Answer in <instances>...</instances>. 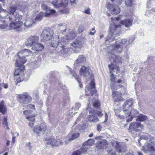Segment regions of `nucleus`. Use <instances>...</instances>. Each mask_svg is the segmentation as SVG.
<instances>
[{
  "instance_id": "obj_1",
  "label": "nucleus",
  "mask_w": 155,
  "mask_h": 155,
  "mask_svg": "<svg viewBox=\"0 0 155 155\" xmlns=\"http://www.w3.org/2000/svg\"><path fill=\"white\" fill-rule=\"evenodd\" d=\"M32 53L31 51L28 49H25L18 52V54L17 55L18 58L17 59L15 62V65L17 66H21L18 69H16L14 72L15 76H18L17 78L18 79L15 81L16 82V84L18 83H19L20 82L25 80L24 76L25 67L23 65L26 61V60L25 58L28 55L27 53Z\"/></svg>"
},
{
  "instance_id": "obj_2",
  "label": "nucleus",
  "mask_w": 155,
  "mask_h": 155,
  "mask_svg": "<svg viewBox=\"0 0 155 155\" xmlns=\"http://www.w3.org/2000/svg\"><path fill=\"white\" fill-rule=\"evenodd\" d=\"M134 40L133 38H130L128 41L125 39L120 40L116 42V45L112 46L113 50L112 51V53H116L119 54L121 53L122 51V48L124 47H126L129 44L132 43Z\"/></svg>"
},
{
  "instance_id": "obj_3",
  "label": "nucleus",
  "mask_w": 155,
  "mask_h": 155,
  "mask_svg": "<svg viewBox=\"0 0 155 155\" xmlns=\"http://www.w3.org/2000/svg\"><path fill=\"white\" fill-rule=\"evenodd\" d=\"M121 28L120 25H116L114 24L112 25L110 27V33L109 34L110 36L108 35L106 38L105 41H108L109 42L113 41L114 38V37L117 36L121 32Z\"/></svg>"
},
{
  "instance_id": "obj_4",
  "label": "nucleus",
  "mask_w": 155,
  "mask_h": 155,
  "mask_svg": "<svg viewBox=\"0 0 155 155\" xmlns=\"http://www.w3.org/2000/svg\"><path fill=\"white\" fill-rule=\"evenodd\" d=\"M52 4L55 8L63 7V9L61 11V12L66 14L69 13V10L66 8L68 4V0H53Z\"/></svg>"
},
{
  "instance_id": "obj_5",
  "label": "nucleus",
  "mask_w": 155,
  "mask_h": 155,
  "mask_svg": "<svg viewBox=\"0 0 155 155\" xmlns=\"http://www.w3.org/2000/svg\"><path fill=\"white\" fill-rule=\"evenodd\" d=\"M109 68L110 70V73L111 74L110 76V80L111 81L110 83L111 88L112 90H114L116 88H114L117 85L116 82L115 81V78L114 74H113V70L115 69L117 70V73H119L120 71L119 67L112 64L108 65Z\"/></svg>"
},
{
  "instance_id": "obj_6",
  "label": "nucleus",
  "mask_w": 155,
  "mask_h": 155,
  "mask_svg": "<svg viewBox=\"0 0 155 155\" xmlns=\"http://www.w3.org/2000/svg\"><path fill=\"white\" fill-rule=\"evenodd\" d=\"M17 97L19 102L21 105L28 104L32 100V97L28 93L26 92L18 95Z\"/></svg>"
},
{
  "instance_id": "obj_7",
  "label": "nucleus",
  "mask_w": 155,
  "mask_h": 155,
  "mask_svg": "<svg viewBox=\"0 0 155 155\" xmlns=\"http://www.w3.org/2000/svg\"><path fill=\"white\" fill-rule=\"evenodd\" d=\"M114 88L116 89L114 91H112V95L113 97L115 98L117 96L118 97H120L122 95L125 94L126 93V89L125 87L122 86L121 85H117Z\"/></svg>"
},
{
  "instance_id": "obj_8",
  "label": "nucleus",
  "mask_w": 155,
  "mask_h": 155,
  "mask_svg": "<svg viewBox=\"0 0 155 155\" xmlns=\"http://www.w3.org/2000/svg\"><path fill=\"white\" fill-rule=\"evenodd\" d=\"M53 34V32L51 29L46 28L43 29L41 36L43 40L49 41L52 39Z\"/></svg>"
},
{
  "instance_id": "obj_9",
  "label": "nucleus",
  "mask_w": 155,
  "mask_h": 155,
  "mask_svg": "<svg viewBox=\"0 0 155 155\" xmlns=\"http://www.w3.org/2000/svg\"><path fill=\"white\" fill-rule=\"evenodd\" d=\"M23 22L21 21L12 22L9 24V27L12 29H15L17 31H22L25 30V28L23 27Z\"/></svg>"
},
{
  "instance_id": "obj_10",
  "label": "nucleus",
  "mask_w": 155,
  "mask_h": 155,
  "mask_svg": "<svg viewBox=\"0 0 155 155\" xmlns=\"http://www.w3.org/2000/svg\"><path fill=\"white\" fill-rule=\"evenodd\" d=\"M68 40H66L65 38H63L60 41L59 40V36H57L55 40L54 39L50 43L51 46L53 47H56L59 45L60 44L61 47L63 48L66 45Z\"/></svg>"
},
{
  "instance_id": "obj_11",
  "label": "nucleus",
  "mask_w": 155,
  "mask_h": 155,
  "mask_svg": "<svg viewBox=\"0 0 155 155\" xmlns=\"http://www.w3.org/2000/svg\"><path fill=\"white\" fill-rule=\"evenodd\" d=\"M47 129L46 124L45 123L36 126L33 129V131L39 135L40 133H44Z\"/></svg>"
},
{
  "instance_id": "obj_12",
  "label": "nucleus",
  "mask_w": 155,
  "mask_h": 155,
  "mask_svg": "<svg viewBox=\"0 0 155 155\" xmlns=\"http://www.w3.org/2000/svg\"><path fill=\"white\" fill-rule=\"evenodd\" d=\"M39 39V37L36 35L31 36L25 42L26 46L31 47L38 42Z\"/></svg>"
},
{
  "instance_id": "obj_13",
  "label": "nucleus",
  "mask_w": 155,
  "mask_h": 155,
  "mask_svg": "<svg viewBox=\"0 0 155 155\" xmlns=\"http://www.w3.org/2000/svg\"><path fill=\"white\" fill-rule=\"evenodd\" d=\"M86 61V57L83 55H80L75 61L74 66L75 67H80L85 64Z\"/></svg>"
},
{
  "instance_id": "obj_14",
  "label": "nucleus",
  "mask_w": 155,
  "mask_h": 155,
  "mask_svg": "<svg viewBox=\"0 0 155 155\" xmlns=\"http://www.w3.org/2000/svg\"><path fill=\"white\" fill-rule=\"evenodd\" d=\"M90 68L88 66L83 65L80 70V74L84 77L88 76L90 74Z\"/></svg>"
},
{
  "instance_id": "obj_15",
  "label": "nucleus",
  "mask_w": 155,
  "mask_h": 155,
  "mask_svg": "<svg viewBox=\"0 0 155 155\" xmlns=\"http://www.w3.org/2000/svg\"><path fill=\"white\" fill-rule=\"evenodd\" d=\"M95 85L93 81H91L88 86H86L85 88L86 95H87V92L88 91L90 92L91 96L96 93V91L95 89Z\"/></svg>"
},
{
  "instance_id": "obj_16",
  "label": "nucleus",
  "mask_w": 155,
  "mask_h": 155,
  "mask_svg": "<svg viewBox=\"0 0 155 155\" xmlns=\"http://www.w3.org/2000/svg\"><path fill=\"white\" fill-rule=\"evenodd\" d=\"M139 115L138 112L136 109H132L130 113H127L126 114V116L130 117V118H127L126 121L127 122H129L132 120V118L135 117H137Z\"/></svg>"
},
{
  "instance_id": "obj_17",
  "label": "nucleus",
  "mask_w": 155,
  "mask_h": 155,
  "mask_svg": "<svg viewBox=\"0 0 155 155\" xmlns=\"http://www.w3.org/2000/svg\"><path fill=\"white\" fill-rule=\"evenodd\" d=\"M134 101L132 99H129L125 101L123 105V109L124 112L127 111L129 108L134 104Z\"/></svg>"
},
{
  "instance_id": "obj_18",
  "label": "nucleus",
  "mask_w": 155,
  "mask_h": 155,
  "mask_svg": "<svg viewBox=\"0 0 155 155\" xmlns=\"http://www.w3.org/2000/svg\"><path fill=\"white\" fill-rule=\"evenodd\" d=\"M42 9L46 11L45 15L46 17H48L55 13V11L53 9H50L46 5L43 4L41 5Z\"/></svg>"
},
{
  "instance_id": "obj_19",
  "label": "nucleus",
  "mask_w": 155,
  "mask_h": 155,
  "mask_svg": "<svg viewBox=\"0 0 155 155\" xmlns=\"http://www.w3.org/2000/svg\"><path fill=\"white\" fill-rule=\"evenodd\" d=\"M2 8L1 6L0 5V17L2 18L3 19L5 18V20H1V21H3V22L5 21L8 22L12 20V17H8L6 18V16L4 15V14H7L8 13L7 11L6 10H3L2 11H1Z\"/></svg>"
},
{
  "instance_id": "obj_20",
  "label": "nucleus",
  "mask_w": 155,
  "mask_h": 155,
  "mask_svg": "<svg viewBox=\"0 0 155 155\" xmlns=\"http://www.w3.org/2000/svg\"><path fill=\"white\" fill-rule=\"evenodd\" d=\"M72 134L71 137L70 136L68 138V140L64 141L66 144H68L69 142L71 141V140H74L75 138L78 137L79 135V134L78 132L75 130V129H72Z\"/></svg>"
},
{
  "instance_id": "obj_21",
  "label": "nucleus",
  "mask_w": 155,
  "mask_h": 155,
  "mask_svg": "<svg viewBox=\"0 0 155 155\" xmlns=\"http://www.w3.org/2000/svg\"><path fill=\"white\" fill-rule=\"evenodd\" d=\"M141 127V129L143 128V126L139 123L132 122L130 124L129 128L133 130L138 131L137 128Z\"/></svg>"
},
{
  "instance_id": "obj_22",
  "label": "nucleus",
  "mask_w": 155,
  "mask_h": 155,
  "mask_svg": "<svg viewBox=\"0 0 155 155\" xmlns=\"http://www.w3.org/2000/svg\"><path fill=\"white\" fill-rule=\"evenodd\" d=\"M84 41H80L78 40H76L74 41L71 44L73 47L78 48H81L83 46L84 44Z\"/></svg>"
},
{
  "instance_id": "obj_23",
  "label": "nucleus",
  "mask_w": 155,
  "mask_h": 155,
  "mask_svg": "<svg viewBox=\"0 0 155 155\" xmlns=\"http://www.w3.org/2000/svg\"><path fill=\"white\" fill-rule=\"evenodd\" d=\"M35 23V21L31 18H28L27 19L24 24V25L27 28H30L32 26V25Z\"/></svg>"
},
{
  "instance_id": "obj_24",
  "label": "nucleus",
  "mask_w": 155,
  "mask_h": 155,
  "mask_svg": "<svg viewBox=\"0 0 155 155\" xmlns=\"http://www.w3.org/2000/svg\"><path fill=\"white\" fill-rule=\"evenodd\" d=\"M120 23L126 27H129L132 25V20L130 18L125 19L121 21Z\"/></svg>"
},
{
  "instance_id": "obj_25",
  "label": "nucleus",
  "mask_w": 155,
  "mask_h": 155,
  "mask_svg": "<svg viewBox=\"0 0 155 155\" xmlns=\"http://www.w3.org/2000/svg\"><path fill=\"white\" fill-rule=\"evenodd\" d=\"M44 46L41 44L37 42L32 46V49L34 50L39 51L44 48Z\"/></svg>"
},
{
  "instance_id": "obj_26",
  "label": "nucleus",
  "mask_w": 155,
  "mask_h": 155,
  "mask_svg": "<svg viewBox=\"0 0 155 155\" xmlns=\"http://www.w3.org/2000/svg\"><path fill=\"white\" fill-rule=\"evenodd\" d=\"M97 143V147L100 149H103L105 147L106 145L107 144V142L105 140H103L98 142Z\"/></svg>"
},
{
  "instance_id": "obj_27",
  "label": "nucleus",
  "mask_w": 155,
  "mask_h": 155,
  "mask_svg": "<svg viewBox=\"0 0 155 155\" xmlns=\"http://www.w3.org/2000/svg\"><path fill=\"white\" fill-rule=\"evenodd\" d=\"M17 8L16 6H10L8 8V14L9 13L10 15H13L15 12H16V11L17 10ZM7 14H4V15H7Z\"/></svg>"
},
{
  "instance_id": "obj_28",
  "label": "nucleus",
  "mask_w": 155,
  "mask_h": 155,
  "mask_svg": "<svg viewBox=\"0 0 155 155\" xmlns=\"http://www.w3.org/2000/svg\"><path fill=\"white\" fill-rule=\"evenodd\" d=\"M147 147L148 151H155V143L153 142L148 143L147 145Z\"/></svg>"
},
{
  "instance_id": "obj_29",
  "label": "nucleus",
  "mask_w": 155,
  "mask_h": 155,
  "mask_svg": "<svg viewBox=\"0 0 155 155\" xmlns=\"http://www.w3.org/2000/svg\"><path fill=\"white\" fill-rule=\"evenodd\" d=\"M4 104V101H2L0 102V112L3 114H4L6 111V108Z\"/></svg>"
},
{
  "instance_id": "obj_30",
  "label": "nucleus",
  "mask_w": 155,
  "mask_h": 155,
  "mask_svg": "<svg viewBox=\"0 0 155 155\" xmlns=\"http://www.w3.org/2000/svg\"><path fill=\"white\" fill-rule=\"evenodd\" d=\"M111 57L113 58V59H111V61L113 60L114 62L116 63H120L121 62V58L118 56L112 54Z\"/></svg>"
},
{
  "instance_id": "obj_31",
  "label": "nucleus",
  "mask_w": 155,
  "mask_h": 155,
  "mask_svg": "<svg viewBox=\"0 0 155 155\" xmlns=\"http://www.w3.org/2000/svg\"><path fill=\"white\" fill-rule=\"evenodd\" d=\"M56 139L54 138H51L47 140L46 143L48 145H50L51 146H55Z\"/></svg>"
},
{
  "instance_id": "obj_32",
  "label": "nucleus",
  "mask_w": 155,
  "mask_h": 155,
  "mask_svg": "<svg viewBox=\"0 0 155 155\" xmlns=\"http://www.w3.org/2000/svg\"><path fill=\"white\" fill-rule=\"evenodd\" d=\"M110 9L112 11L111 13L112 14L116 15L118 14L120 12V8L117 6H114L112 9L110 8Z\"/></svg>"
},
{
  "instance_id": "obj_33",
  "label": "nucleus",
  "mask_w": 155,
  "mask_h": 155,
  "mask_svg": "<svg viewBox=\"0 0 155 155\" xmlns=\"http://www.w3.org/2000/svg\"><path fill=\"white\" fill-rule=\"evenodd\" d=\"M88 120L92 122H96L99 120L98 118L94 115H89L88 117Z\"/></svg>"
},
{
  "instance_id": "obj_34",
  "label": "nucleus",
  "mask_w": 155,
  "mask_h": 155,
  "mask_svg": "<svg viewBox=\"0 0 155 155\" xmlns=\"http://www.w3.org/2000/svg\"><path fill=\"white\" fill-rule=\"evenodd\" d=\"M94 143V140L93 139H88L83 144V146H91Z\"/></svg>"
},
{
  "instance_id": "obj_35",
  "label": "nucleus",
  "mask_w": 155,
  "mask_h": 155,
  "mask_svg": "<svg viewBox=\"0 0 155 155\" xmlns=\"http://www.w3.org/2000/svg\"><path fill=\"white\" fill-rule=\"evenodd\" d=\"M44 15V13L41 12L39 14L37 15L35 18L34 20V21H35V22L37 21H41Z\"/></svg>"
},
{
  "instance_id": "obj_36",
  "label": "nucleus",
  "mask_w": 155,
  "mask_h": 155,
  "mask_svg": "<svg viewBox=\"0 0 155 155\" xmlns=\"http://www.w3.org/2000/svg\"><path fill=\"white\" fill-rule=\"evenodd\" d=\"M147 119V117L146 116L140 114L136 119V120L140 121H143Z\"/></svg>"
},
{
  "instance_id": "obj_37",
  "label": "nucleus",
  "mask_w": 155,
  "mask_h": 155,
  "mask_svg": "<svg viewBox=\"0 0 155 155\" xmlns=\"http://www.w3.org/2000/svg\"><path fill=\"white\" fill-rule=\"evenodd\" d=\"M13 15L16 20L21 19L22 18V16L20 15L18 12H15Z\"/></svg>"
},
{
  "instance_id": "obj_38",
  "label": "nucleus",
  "mask_w": 155,
  "mask_h": 155,
  "mask_svg": "<svg viewBox=\"0 0 155 155\" xmlns=\"http://www.w3.org/2000/svg\"><path fill=\"white\" fill-rule=\"evenodd\" d=\"M69 71H70V72L71 74L73 75V76H74V78L77 80L78 81V83L80 84V85H79L80 87H82V84H81V81L79 80H78V78H77V75L75 73L74 71H71L70 69L69 70Z\"/></svg>"
},
{
  "instance_id": "obj_39",
  "label": "nucleus",
  "mask_w": 155,
  "mask_h": 155,
  "mask_svg": "<svg viewBox=\"0 0 155 155\" xmlns=\"http://www.w3.org/2000/svg\"><path fill=\"white\" fill-rule=\"evenodd\" d=\"M84 124L82 125V124H78V127L76 126L75 128V130L78 131V130H83L84 129Z\"/></svg>"
},
{
  "instance_id": "obj_40",
  "label": "nucleus",
  "mask_w": 155,
  "mask_h": 155,
  "mask_svg": "<svg viewBox=\"0 0 155 155\" xmlns=\"http://www.w3.org/2000/svg\"><path fill=\"white\" fill-rule=\"evenodd\" d=\"M59 27L61 29H64L63 27H64V29L63 30H62L60 31V32L61 33H63V32H64L66 31L67 29L66 25L64 24V25H63L62 24H61L59 25Z\"/></svg>"
},
{
  "instance_id": "obj_41",
  "label": "nucleus",
  "mask_w": 155,
  "mask_h": 155,
  "mask_svg": "<svg viewBox=\"0 0 155 155\" xmlns=\"http://www.w3.org/2000/svg\"><path fill=\"white\" fill-rule=\"evenodd\" d=\"M81 117L79 116L77 118L76 120L74 123V124L73 126H72V129L73 130L74 129H75V128L76 127V124H78L81 120Z\"/></svg>"
},
{
  "instance_id": "obj_42",
  "label": "nucleus",
  "mask_w": 155,
  "mask_h": 155,
  "mask_svg": "<svg viewBox=\"0 0 155 155\" xmlns=\"http://www.w3.org/2000/svg\"><path fill=\"white\" fill-rule=\"evenodd\" d=\"M82 150H78L74 151L71 155H81L82 153Z\"/></svg>"
},
{
  "instance_id": "obj_43",
  "label": "nucleus",
  "mask_w": 155,
  "mask_h": 155,
  "mask_svg": "<svg viewBox=\"0 0 155 155\" xmlns=\"http://www.w3.org/2000/svg\"><path fill=\"white\" fill-rule=\"evenodd\" d=\"M63 140H56V142H55V146H60L62 145L63 143Z\"/></svg>"
},
{
  "instance_id": "obj_44",
  "label": "nucleus",
  "mask_w": 155,
  "mask_h": 155,
  "mask_svg": "<svg viewBox=\"0 0 155 155\" xmlns=\"http://www.w3.org/2000/svg\"><path fill=\"white\" fill-rule=\"evenodd\" d=\"M7 120L8 118L7 117H5L3 118L2 124L6 126H7L8 125V123L7 122Z\"/></svg>"
},
{
  "instance_id": "obj_45",
  "label": "nucleus",
  "mask_w": 155,
  "mask_h": 155,
  "mask_svg": "<svg viewBox=\"0 0 155 155\" xmlns=\"http://www.w3.org/2000/svg\"><path fill=\"white\" fill-rule=\"evenodd\" d=\"M93 106L94 107L96 108H98L100 106V103L98 101H95L93 103Z\"/></svg>"
},
{
  "instance_id": "obj_46",
  "label": "nucleus",
  "mask_w": 155,
  "mask_h": 155,
  "mask_svg": "<svg viewBox=\"0 0 155 155\" xmlns=\"http://www.w3.org/2000/svg\"><path fill=\"white\" fill-rule=\"evenodd\" d=\"M125 3L127 5L130 6L132 4V0H126Z\"/></svg>"
},
{
  "instance_id": "obj_47",
  "label": "nucleus",
  "mask_w": 155,
  "mask_h": 155,
  "mask_svg": "<svg viewBox=\"0 0 155 155\" xmlns=\"http://www.w3.org/2000/svg\"><path fill=\"white\" fill-rule=\"evenodd\" d=\"M84 147L82 148L81 149H80L79 150H82V153H85L88 150V147H87L86 146H84Z\"/></svg>"
},
{
  "instance_id": "obj_48",
  "label": "nucleus",
  "mask_w": 155,
  "mask_h": 155,
  "mask_svg": "<svg viewBox=\"0 0 155 155\" xmlns=\"http://www.w3.org/2000/svg\"><path fill=\"white\" fill-rule=\"evenodd\" d=\"M81 106V104L79 103H76L75 104L74 110H79V108Z\"/></svg>"
},
{
  "instance_id": "obj_49",
  "label": "nucleus",
  "mask_w": 155,
  "mask_h": 155,
  "mask_svg": "<svg viewBox=\"0 0 155 155\" xmlns=\"http://www.w3.org/2000/svg\"><path fill=\"white\" fill-rule=\"evenodd\" d=\"M35 116H33L32 117H31V116H30L27 118V119H28V120L30 121H31L32 122H34L35 121V119L34 118Z\"/></svg>"
},
{
  "instance_id": "obj_50",
  "label": "nucleus",
  "mask_w": 155,
  "mask_h": 155,
  "mask_svg": "<svg viewBox=\"0 0 155 155\" xmlns=\"http://www.w3.org/2000/svg\"><path fill=\"white\" fill-rule=\"evenodd\" d=\"M7 24L6 25H2L0 24V29H2L5 28L7 27Z\"/></svg>"
},
{
  "instance_id": "obj_51",
  "label": "nucleus",
  "mask_w": 155,
  "mask_h": 155,
  "mask_svg": "<svg viewBox=\"0 0 155 155\" xmlns=\"http://www.w3.org/2000/svg\"><path fill=\"white\" fill-rule=\"evenodd\" d=\"M94 30H95V28L94 27L92 29V31H94V32H92V31H90L89 32V35H94V34L96 32V31H95Z\"/></svg>"
},
{
  "instance_id": "obj_52",
  "label": "nucleus",
  "mask_w": 155,
  "mask_h": 155,
  "mask_svg": "<svg viewBox=\"0 0 155 155\" xmlns=\"http://www.w3.org/2000/svg\"><path fill=\"white\" fill-rule=\"evenodd\" d=\"M102 128V127L101 125L98 124L97 125V130L98 131H100Z\"/></svg>"
},
{
  "instance_id": "obj_53",
  "label": "nucleus",
  "mask_w": 155,
  "mask_h": 155,
  "mask_svg": "<svg viewBox=\"0 0 155 155\" xmlns=\"http://www.w3.org/2000/svg\"><path fill=\"white\" fill-rule=\"evenodd\" d=\"M120 19V18L119 17H114V18H113L112 17L111 18V21H113V22H114V21L115 20L116 21H118Z\"/></svg>"
},
{
  "instance_id": "obj_54",
  "label": "nucleus",
  "mask_w": 155,
  "mask_h": 155,
  "mask_svg": "<svg viewBox=\"0 0 155 155\" xmlns=\"http://www.w3.org/2000/svg\"><path fill=\"white\" fill-rule=\"evenodd\" d=\"M84 12L86 14L90 15L91 14L90 9L89 8L87 9Z\"/></svg>"
},
{
  "instance_id": "obj_55",
  "label": "nucleus",
  "mask_w": 155,
  "mask_h": 155,
  "mask_svg": "<svg viewBox=\"0 0 155 155\" xmlns=\"http://www.w3.org/2000/svg\"><path fill=\"white\" fill-rule=\"evenodd\" d=\"M141 138L142 139H143L146 140H147L149 139L148 137L145 135H143L142 136H141Z\"/></svg>"
},
{
  "instance_id": "obj_56",
  "label": "nucleus",
  "mask_w": 155,
  "mask_h": 155,
  "mask_svg": "<svg viewBox=\"0 0 155 155\" xmlns=\"http://www.w3.org/2000/svg\"><path fill=\"white\" fill-rule=\"evenodd\" d=\"M71 37H69V40L72 39L74 38V34L73 33L71 34Z\"/></svg>"
},
{
  "instance_id": "obj_57",
  "label": "nucleus",
  "mask_w": 155,
  "mask_h": 155,
  "mask_svg": "<svg viewBox=\"0 0 155 155\" xmlns=\"http://www.w3.org/2000/svg\"><path fill=\"white\" fill-rule=\"evenodd\" d=\"M108 118V115H107V114L106 113H105V119L104 121V123H105L107 121Z\"/></svg>"
},
{
  "instance_id": "obj_58",
  "label": "nucleus",
  "mask_w": 155,
  "mask_h": 155,
  "mask_svg": "<svg viewBox=\"0 0 155 155\" xmlns=\"http://www.w3.org/2000/svg\"><path fill=\"white\" fill-rule=\"evenodd\" d=\"M115 113H116V115L117 116H118V117H120V118H123V119H124V118H125L124 117H123V116L120 115V114L117 115V114H116L117 110H115Z\"/></svg>"
},
{
  "instance_id": "obj_59",
  "label": "nucleus",
  "mask_w": 155,
  "mask_h": 155,
  "mask_svg": "<svg viewBox=\"0 0 155 155\" xmlns=\"http://www.w3.org/2000/svg\"><path fill=\"white\" fill-rule=\"evenodd\" d=\"M15 142V137H13L12 139V142L14 143Z\"/></svg>"
},
{
  "instance_id": "obj_60",
  "label": "nucleus",
  "mask_w": 155,
  "mask_h": 155,
  "mask_svg": "<svg viewBox=\"0 0 155 155\" xmlns=\"http://www.w3.org/2000/svg\"><path fill=\"white\" fill-rule=\"evenodd\" d=\"M122 81L121 79H119L116 82L117 83L119 84L121 83H122Z\"/></svg>"
},
{
  "instance_id": "obj_61",
  "label": "nucleus",
  "mask_w": 155,
  "mask_h": 155,
  "mask_svg": "<svg viewBox=\"0 0 155 155\" xmlns=\"http://www.w3.org/2000/svg\"><path fill=\"white\" fill-rule=\"evenodd\" d=\"M97 115L98 116H102L103 114L101 112H98L97 113Z\"/></svg>"
},
{
  "instance_id": "obj_62",
  "label": "nucleus",
  "mask_w": 155,
  "mask_h": 155,
  "mask_svg": "<svg viewBox=\"0 0 155 155\" xmlns=\"http://www.w3.org/2000/svg\"><path fill=\"white\" fill-rule=\"evenodd\" d=\"M23 113L25 115H27L28 113V110H24L23 112Z\"/></svg>"
},
{
  "instance_id": "obj_63",
  "label": "nucleus",
  "mask_w": 155,
  "mask_h": 155,
  "mask_svg": "<svg viewBox=\"0 0 155 155\" xmlns=\"http://www.w3.org/2000/svg\"><path fill=\"white\" fill-rule=\"evenodd\" d=\"M10 142L9 140H7V142L6 143V145L7 146H8L9 145Z\"/></svg>"
},
{
  "instance_id": "obj_64",
  "label": "nucleus",
  "mask_w": 155,
  "mask_h": 155,
  "mask_svg": "<svg viewBox=\"0 0 155 155\" xmlns=\"http://www.w3.org/2000/svg\"><path fill=\"white\" fill-rule=\"evenodd\" d=\"M70 2L72 3L75 2L77 0H70Z\"/></svg>"
}]
</instances>
